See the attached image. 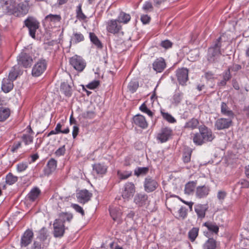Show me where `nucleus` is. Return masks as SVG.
<instances>
[{
	"label": "nucleus",
	"mask_w": 249,
	"mask_h": 249,
	"mask_svg": "<svg viewBox=\"0 0 249 249\" xmlns=\"http://www.w3.org/2000/svg\"><path fill=\"white\" fill-rule=\"evenodd\" d=\"M199 133H196L193 137V142L196 145H201L203 143L212 142L214 138L212 130L204 125L199 127Z\"/></svg>",
	"instance_id": "1"
},
{
	"label": "nucleus",
	"mask_w": 249,
	"mask_h": 249,
	"mask_svg": "<svg viewBox=\"0 0 249 249\" xmlns=\"http://www.w3.org/2000/svg\"><path fill=\"white\" fill-rule=\"evenodd\" d=\"M221 37H219L215 41L214 44L210 47L208 50V59L210 62H214L217 56L220 54V40Z\"/></svg>",
	"instance_id": "2"
},
{
	"label": "nucleus",
	"mask_w": 249,
	"mask_h": 249,
	"mask_svg": "<svg viewBox=\"0 0 249 249\" xmlns=\"http://www.w3.org/2000/svg\"><path fill=\"white\" fill-rule=\"evenodd\" d=\"M24 24L28 28L30 35L32 37L35 38L36 32L39 27V23L35 18L30 17L24 20Z\"/></svg>",
	"instance_id": "3"
},
{
	"label": "nucleus",
	"mask_w": 249,
	"mask_h": 249,
	"mask_svg": "<svg viewBox=\"0 0 249 249\" xmlns=\"http://www.w3.org/2000/svg\"><path fill=\"white\" fill-rule=\"evenodd\" d=\"M47 68V62L45 59L39 60L34 66L32 74L35 77H38L41 75L45 71Z\"/></svg>",
	"instance_id": "4"
},
{
	"label": "nucleus",
	"mask_w": 249,
	"mask_h": 249,
	"mask_svg": "<svg viewBox=\"0 0 249 249\" xmlns=\"http://www.w3.org/2000/svg\"><path fill=\"white\" fill-rule=\"evenodd\" d=\"M70 63L74 69L79 71H82L86 67V63L84 60L76 55L70 58Z\"/></svg>",
	"instance_id": "5"
},
{
	"label": "nucleus",
	"mask_w": 249,
	"mask_h": 249,
	"mask_svg": "<svg viewBox=\"0 0 249 249\" xmlns=\"http://www.w3.org/2000/svg\"><path fill=\"white\" fill-rule=\"evenodd\" d=\"M0 4L4 13L8 14L16 13V8L12 0H0Z\"/></svg>",
	"instance_id": "6"
},
{
	"label": "nucleus",
	"mask_w": 249,
	"mask_h": 249,
	"mask_svg": "<svg viewBox=\"0 0 249 249\" xmlns=\"http://www.w3.org/2000/svg\"><path fill=\"white\" fill-rule=\"evenodd\" d=\"M158 185L157 181L152 178L147 177L145 178L144 188L146 192L150 193L155 191L158 187Z\"/></svg>",
	"instance_id": "7"
},
{
	"label": "nucleus",
	"mask_w": 249,
	"mask_h": 249,
	"mask_svg": "<svg viewBox=\"0 0 249 249\" xmlns=\"http://www.w3.org/2000/svg\"><path fill=\"white\" fill-rule=\"evenodd\" d=\"M18 64L23 66L25 68L30 67L33 62L32 57L25 53H21L18 57Z\"/></svg>",
	"instance_id": "8"
},
{
	"label": "nucleus",
	"mask_w": 249,
	"mask_h": 249,
	"mask_svg": "<svg viewBox=\"0 0 249 249\" xmlns=\"http://www.w3.org/2000/svg\"><path fill=\"white\" fill-rule=\"evenodd\" d=\"M135 192L134 184L132 182H127L124 186V189L122 192V196L124 199H129L133 196Z\"/></svg>",
	"instance_id": "9"
},
{
	"label": "nucleus",
	"mask_w": 249,
	"mask_h": 249,
	"mask_svg": "<svg viewBox=\"0 0 249 249\" xmlns=\"http://www.w3.org/2000/svg\"><path fill=\"white\" fill-rule=\"evenodd\" d=\"M117 22L118 21L117 19H112L108 21L107 29L108 32L115 34L120 31L122 26L119 22L118 23Z\"/></svg>",
	"instance_id": "10"
},
{
	"label": "nucleus",
	"mask_w": 249,
	"mask_h": 249,
	"mask_svg": "<svg viewBox=\"0 0 249 249\" xmlns=\"http://www.w3.org/2000/svg\"><path fill=\"white\" fill-rule=\"evenodd\" d=\"M178 80L180 84L184 85L188 79V71L186 68L178 69L177 71Z\"/></svg>",
	"instance_id": "11"
},
{
	"label": "nucleus",
	"mask_w": 249,
	"mask_h": 249,
	"mask_svg": "<svg viewBox=\"0 0 249 249\" xmlns=\"http://www.w3.org/2000/svg\"><path fill=\"white\" fill-rule=\"evenodd\" d=\"M231 123V119L220 118L216 121L214 125L217 130H222L229 128Z\"/></svg>",
	"instance_id": "12"
},
{
	"label": "nucleus",
	"mask_w": 249,
	"mask_h": 249,
	"mask_svg": "<svg viewBox=\"0 0 249 249\" xmlns=\"http://www.w3.org/2000/svg\"><path fill=\"white\" fill-rule=\"evenodd\" d=\"M33 232L31 230H28L26 231L21 237V246L26 247L30 244L33 240Z\"/></svg>",
	"instance_id": "13"
},
{
	"label": "nucleus",
	"mask_w": 249,
	"mask_h": 249,
	"mask_svg": "<svg viewBox=\"0 0 249 249\" xmlns=\"http://www.w3.org/2000/svg\"><path fill=\"white\" fill-rule=\"evenodd\" d=\"M76 196L79 202L85 203L90 200L92 194L87 190H83L78 192Z\"/></svg>",
	"instance_id": "14"
},
{
	"label": "nucleus",
	"mask_w": 249,
	"mask_h": 249,
	"mask_svg": "<svg viewBox=\"0 0 249 249\" xmlns=\"http://www.w3.org/2000/svg\"><path fill=\"white\" fill-rule=\"evenodd\" d=\"M64 225L58 222V221H54L53 223V234L56 237H61L64 233Z\"/></svg>",
	"instance_id": "15"
},
{
	"label": "nucleus",
	"mask_w": 249,
	"mask_h": 249,
	"mask_svg": "<svg viewBox=\"0 0 249 249\" xmlns=\"http://www.w3.org/2000/svg\"><path fill=\"white\" fill-rule=\"evenodd\" d=\"M166 67V63L163 58L157 59L153 63V68L157 72H162Z\"/></svg>",
	"instance_id": "16"
},
{
	"label": "nucleus",
	"mask_w": 249,
	"mask_h": 249,
	"mask_svg": "<svg viewBox=\"0 0 249 249\" xmlns=\"http://www.w3.org/2000/svg\"><path fill=\"white\" fill-rule=\"evenodd\" d=\"M171 130L167 127L163 128L158 135V139L161 142L167 141L171 134Z\"/></svg>",
	"instance_id": "17"
},
{
	"label": "nucleus",
	"mask_w": 249,
	"mask_h": 249,
	"mask_svg": "<svg viewBox=\"0 0 249 249\" xmlns=\"http://www.w3.org/2000/svg\"><path fill=\"white\" fill-rule=\"evenodd\" d=\"M133 122L136 125L142 128H145L148 125L145 117L142 115L138 114L135 115L133 117Z\"/></svg>",
	"instance_id": "18"
},
{
	"label": "nucleus",
	"mask_w": 249,
	"mask_h": 249,
	"mask_svg": "<svg viewBox=\"0 0 249 249\" xmlns=\"http://www.w3.org/2000/svg\"><path fill=\"white\" fill-rule=\"evenodd\" d=\"M13 88V81L8 78H3L2 81L1 89L5 93H8Z\"/></svg>",
	"instance_id": "19"
},
{
	"label": "nucleus",
	"mask_w": 249,
	"mask_h": 249,
	"mask_svg": "<svg viewBox=\"0 0 249 249\" xmlns=\"http://www.w3.org/2000/svg\"><path fill=\"white\" fill-rule=\"evenodd\" d=\"M57 166V161L53 159H51L48 162L47 167L45 168V174L49 175L55 171Z\"/></svg>",
	"instance_id": "20"
},
{
	"label": "nucleus",
	"mask_w": 249,
	"mask_h": 249,
	"mask_svg": "<svg viewBox=\"0 0 249 249\" xmlns=\"http://www.w3.org/2000/svg\"><path fill=\"white\" fill-rule=\"evenodd\" d=\"M206 210V207L202 204L196 205L195 207V211L197 214L198 218L201 219L204 218Z\"/></svg>",
	"instance_id": "21"
},
{
	"label": "nucleus",
	"mask_w": 249,
	"mask_h": 249,
	"mask_svg": "<svg viewBox=\"0 0 249 249\" xmlns=\"http://www.w3.org/2000/svg\"><path fill=\"white\" fill-rule=\"evenodd\" d=\"M209 192V189L205 186H199L196 188V195L197 197L202 198L206 196Z\"/></svg>",
	"instance_id": "22"
},
{
	"label": "nucleus",
	"mask_w": 249,
	"mask_h": 249,
	"mask_svg": "<svg viewBox=\"0 0 249 249\" xmlns=\"http://www.w3.org/2000/svg\"><path fill=\"white\" fill-rule=\"evenodd\" d=\"M29 9L28 2L27 1H24L18 5L16 11L18 10L21 15H25L28 12Z\"/></svg>",
	"instance_id": "23"
},
{
	"label": "nucleus",
	"mask_w": 249,
	"mask_h": 249,
	"mask_svg": "<svg viewBox=\"0 0 249 249\" xmlns=\"http://www.w3.org/2000/svg\"><path fill=\"white\" fill-rule=\"evenodd\" d=\"M107 170V167L101 163L95 164L93 166V171L98 175L105 174Z\"/></svg>",
	"instance_id": "24"
},
{
	"label": "nucleus",
	"mask_w": 249,
	"mask_h": 249,
	"mask_svg": "<svg viewBox=\"0 0 249 249\" xmlns=\"http://www.w3.org/2000/svg\"><path fill=\"white\" fill-rule=\"evenodd\" d=\"M147 199V195L143 194H137L135 196L134 201L136 204L142 206L145 203Z\"/></svg>",
	"instance_id": "25"
},
{
	"label": "nucleus",
	"mask_w": 249,
	"mask_h": 249,
	"mask_svg": "<svg viewBox=\"0 0 249 249\" xmlns=\"http://www.w3.org/2000/svg\"><path fill=\"white\" fill-rule=\"evenodd\" d=\"M130 19L131 17L129 14L121 12L119 14L117 20L119 23L126 24L130 21Z\"/></svg>",
	"instance_id": "26"
},
{
	"label": "nucleus",
	"mask_w": 249,
	"mask_h": 249,
	"mask_svg": "<svg viewBox=\"0 0 249 249\" xmlns=\"http://www.w3.org/2000/svg\"><path fill=\"white\" fill-rule=\"evenodd\" d=\"M45 19L47 22L56 24L60 21L61 17L60 15L49 14L46 16Z\"/></svg>",
	"instance_id": "27"
},
{
	"label": "nucleus",
	"mask_w": 249,
	"mask_h": 249,
	"mask_svg": "<svg viewBox=\"0 0 249 249\" xmlns=\"http://www.w3.org/2000/svg\"><path fill=\"white\" fill-rule=\"evenodd\" d=\"M40 194V190L37 188H34L28 194L27 197L30 201H34L38 198Z\"/></svg>",
	"instance_id": "28"
},
{
	"label": "nucleus",
	"mask_w": 249,
	"mask_h": 249,
	"mask_svg": "<svg viewBox=\"0 0 249 249\" xmlns=\"http://www.w3.org/2000/svg\"><path fill=\"white\" fill-rule=\"evenodd\" d=\"M221 112L222 114L228 116L230 117H233L234 114L233 112L229 108L227 104L222 102L221 105Z\"/></svg>",
	"instance_id": "29"
},
{
	"label": "nucleus",
	"mask_w": 249,
	"mask_h": 249,
	"mask_svg": "<svg viewBox=\"0 0 249 249\" xmlns=\"http://www.w3.org/2000/svg\"><path fill=\"white\" fill-rule=\"evenodd\" d=\"M72 218V215L71 213H62L59 215V217L58 219H56L55 221H58V222H61L64 225L66 222H70Z\"/></svg>",
	"instance_id": "30"
},
{
	"label": "nucleus",
	"mask_w": 249,
	"mask_h": 249,
	"mask_svg": "<svg viewBox=\"0 0 249 249\" xmlns=\"http://www.w3.org/2000/svg\"><path fill=\"white\" fill-rule=\"evenodd\" d=\"M199 122L197 119L193 118L186 123L184 128L191 130L196 128L198 125Z\"/></svg>",
	"instance_id": "31"
},
{
	"label": "nucleus",
	"mask_w": 249,
	"mask_h": 249,
	"mask_svg": "<svg viewBox=\"0 0 249 249\" xmlns=\"http://www.w3.org/2000/svg\"><path fill=\"white\" fill-rule=\"evenodd\" d=\"M183 96L182 92L179 91H176L172 97V103L175 105H178L182 100Z\"/></svg>",
	"instance_id": "32"
},
{
	"label": "nucleus",
	"mask_w": 249,
	"mask_h": 249,
	"mask_svg": "<svg viewBox=\"0 0 249 249\" xmlns=\"http://www.w3.org/2000/svg\"><path fill=\"white\" fill-rule=\"evenodd\" d=\"M10 114L8 108L3 107H0V122H3L6 120Z\"/></svg>",
	"instance_id": "33"
},
{
	"label": "nucleus",
	"mask_w": 249,
	"mask_h": 249,
	"mask_svg": "<svg viewBox=\"0 0 249 249\" xmlns=\"http://www.w3.org/2000/svg\"><path fill=\"white\" fill-rule=\"evenodd\" d=\"M110 214L114 220H117L121 217L122 213L118 208H114L110 209Z\"/></svg>",
	"instance_id": "34"
},
{
	"label": "nucleus",
	"mask_w": 249,
	"mask_h": 249,
	"mask_svg": "<svg viewBox=\"0 0 249 249\" xmlns=\"http://www.w3.org/2000/svg\"><path fill=\"white\" fill-rule=\"evenodd\" d=\"M60 90L67 96H70L71 94V87L67 83H62L61 85Z\"/></svg>",
	"instance_id": "35"
},
{
	"label": "nucleus",
	"mask_w": 249,
	"mask_h": 249,
	"mask_svg": "<svg viewBox=\"0 0 249 249\" xmlns=\"http://www.w3.org/2000/svg\"><path fill=\"white\" fill-rule=\"evenodd\" d=\"M203 225L204 226L206 227L210 231L215 233H218L219 228L215 224L210 222H207L204 223Z\"/></svg>",
	"instance_id": "36"
},
{
	"label": "nucleus",
	"mask_w": 249,
	"mask_h": 249,
	"mask_svg": "<svg viewBox=\"0 0 249 249\" xmlns=\"http://www.w3.org/2000/svg\"><path fill=\"white\" fill-rule=\"evenodd\" d=\"M203 249H215L216 242L213 238L209 239L203 245Z\"/></svg>",
	"instance_id": "37"
},
{
	"label": "nucleus",
	"mask_w": 249,
	"mask_h": 249,
	"mask_svg": "<svg viewBox=\"0 0 249 249\" xmlns=\"http://www.w3.org/2000/svg\"><path fill=\"white\" fill-rule=\"evenodd\" d=\"M199 229L196 227L192 228L188 232V237L190 240L193 242L198 236Z\"/></svg>",
	"instance_id": "38"
},
{
	"label": "nucleus",
	"mask_w": 249,
	"mask_h": 249,
	"mask_svg": "<svg viewBox=\"0 0 249 249\" xmlns=\"http://www.w3.org/2000/svg\"><path fill=\"white\" fill-rule=\"evenodd\" d=\"M18 67L17 66H15L13 67L11 71H10L8 76V79H10L12 81L15 80L18 75Z\"/></svg>",
	"instance_id": "39"
},
{
	"label": "nucleus",
	"mask_w": 249,
	"mask_h": 249,
	"mask_svg": "<svg viewBox=\"0 0 249 249\" xmlns=\"http://www.w3.org/2000/svg\"><path fill=\"white\" fill-rule=\"evenodd\" d=\"M148 170V167H137L134 170V175L138 177L143 176L147 174Z\"/></svg>",
	"instance_id": "40"
},
{
	"label": "nucleus",
	"mask_w": 249,
	"mask_h": 249,
	"mask_svg": "<svg viewBox=\"0 0 249 249\" xmlns=\"http://www.w3.org/2000/svg\"><path fill=\"white\" fill-rule=\"evenodd\" d=\"M196 186V182L192 181L188 182L185 185V192L186 194H190L195 189Z\"/></svg>",
	"instance_id": "41"
},
{
	"label": "nucleus",
	"mask_w": 249,
	"mask_h": 249,
	"mask_svg": "<svg viewBox=\"0 0 249 249\" xmlns=\"http://www.w3.org/2000/svg\"><path fill=\"white\" fill-rule=\"evenodd\" d=\"M89 37L91 41L98 48L102 47V44L97 36L92 33H89Z\"/></svg>",
	"instance_id": "42"
},
{
	"label": "nucleus",
	"mask_w": 249,
	"mask_h": 249,
	"mask_svg": "<svg viewBox=\"0 0 249 249\" xmlns=\"http://www.w3.org/2000/svg\"><path fill=\"white\" fill-rule=\"evenodd\" d=\"M76 17L79 20H85L87 18L85 15L82 12V5L81 4H79L77 7Z\"/></svg>",
	"instance_id": "43"
},
{
	"label": "nucleus",
	"mask_w": 249,
	"mask_h": 249,
	"mask_svg": "<svg viewBox=\"0 0 249 249\" xmlns=\"http://www.w3.org/2000/svg\"><path fill=\"white\" fill-rule=\"evenodd\" d=\"M18 180V178L16 176H14L11 173H9L6 177V182L9 185H12L17 182Z\"/></svg>",
	"instance_id": "44"
},
{
	"label": "nucleus",
	"mask_w": 249,
	"mask_h": 249,
	"mask_svg": "<svg viewBox=\"0 0 249 249\" xmlns=\"http://www.w3.org/2000/svg\"><path fill=\"white\" fill-rule=\"evenodd\" d=\"M138 86L139 83L137 81H131L128 85V89L131 93H134L138 88Z\"/></svg>",
	"instance_id": "45"
},
{
	"label": "nucleus",
	"mask_w": 249,
	"mask_h": 249,
	"mask_svg": "<svg viewBox=\"0 0 249 249\" xmlns=\"http://www.w3.org/2000/svg\"><path fill=\"white\" fill-rule=\"evenodd\" d=\"M132 172L131 171H124L122 172L121 171H118V176L121 179H125L131 176Z\"/></svg>",
	"instance_id": "46"
},
{
	"label": "nucleus",
	"mask_w": 249,
	"mask_h": 249,
	"mask_svg": "<svg viewBox=\"0 0 249 249\" xmlns=\"http://www.w3.org/2000/svg\"><path fill=\"white\" fill-rule=\"evenodd\" d=\"M140 109L141 111L146 113L149 116H153V112L147 107L145 104H143L140 106Z\"/></svg>",
	"instance_id": "47"
},
{
	"label": "nucleus",
	"mask_w": 249,
	"mask_h": 249,
	"mask_svg": "<svg viewBox=\"0 0 249 249\" xmlns=\"http://www.w3.org/2000/svg\"><path fill=\"white\" fill-rule=\"evenodd\" d=\"M162 117L164 119L171 123H173L176 122L175 118L170 114L161 112Z\"/></svg>",
	"instance_id": "48"
},
{
	"label": "nucleus",
	"mask_w": 249,
	"mask_h": 249,
	"mask_svg": "<svg viewBox=\"0 0 249 249\" xmlns=\"http://www.w3.org/2000/svg\"><path fill=\"white\" fill-rule=\"evenodd\" d=\"M84 36L81 33H76L73 34L72 40L74 41L75 43H78L84 40Z\"/></svg>",
	"instance_id": "49"
},
{
	"label": "nucleus",
	"mask_w": 249,
	"mask_h": 249,
	"mask_svg": "<svg viewBox=\"0 0 249 249\" xmlns=\"http://www.w3.org/2000/svg\"><path fill=\"white\" fill-rule=\"evenodd\" d=\"M22 138L23 142L26 145L33 142V137L29 134H24Z\"/></svg>",
	"instance_id": "50"
},
{
	"label": "nucleus",
	"mask_w": 249,
	"mask_h": 249,
	"mask_svg": "<svg viewBox=\"0 0 249 249\" xmlns=\"http://www.w3.org/2000/svg\"><path fill=\"white\" fill-rule=\"evenodd\" d=\"M179 216L184 219L185 218L187 214V210L185 207H181L178 210Z\"/></svg>",
	"instance_id": "51"
},
{
	"label": "nucleus",
	"mask_w": 249,
	"mask_h": 249,
	"mask_svg": "<svg viewBox=\"0 0 249 249\" xmlns=\"http://www.w3.org/2000/svg\"><path fill=\"white\" fill-rule=\"evenodd\" d=\"M191 156V151H188L184 153L183 155V160L184 162H188L190 161Z\"/></svg>",
	"instance_id": "52"
},
{
	"label": "nucleus",
	"mask_w": 249,
	"mask_h": 249,
	"mask_svg": "<svg viewBox=\"0 0 249 249\" xmlns=\"http://www.w3.org/2000/svg\"><path fill=\"white\" fill-rule=\"evenodd\" d=\"M95 113L93 111H87L82 114V116L85 118L91 119L94 117Z\"/></svg>",
	"instance_id": "53"
},
{
	"label": "nucleus",
	"mask_w": 249,
	"mask_h": 249,
	"mask_svg": "<svg viewBox=\"0 0 249 249\" xmlns=\"http://www.w3.org/2000/svg\"><path fill=\"white\" fill-rule=\"evenodd\" d=\"M190 55H195V57L191 56H190V60L191 61H195L196 59H197L198 58V56H199L198 50H195L194 51H192L190 53Z\"/></svg>",
	"instance_id": "54"
},
{
	"label": "nucleus",
	"mask_w": 249,
	"mask_h": 249,
	"mask_svg": "<svg viewBox=\"0 0 249 249\" xmlns=\"http://www.w3.org/2000/svg\"><path fill=\"white\" fill-rule=\"evenodd\" d=\"M160 44L163 48L166 49L171 48L172 46V43L168 40L162 41Z\"/></svg>",
	"instance_id": "55"
},
{
	"label": "nucleus",
	"mask_w": 249,
	"mask_h": 249,
	"mask_svg": "<svg viewBox=\"0 0 249 249\" xmlns=\"http://www.w3.org/2000/svg\"><path fill=\"white\" fill-rule=\"evenodd\" d=\"M28 165L26 163H20L17 165V170L18 172H22L26 169Z\"/></svg>",
	"instance_id": "56"
},
{
	"label": "nucleus",
	"mask_w": 249,
	"mask_h": 249,
	"mask_svg": "<svg viewBox=\"0 0 249 249\" xmlns=\"http://www.w3.org/2000/svg\"><path fill=\"white\" fill-rule=\"evenodd\" d=\"M99 85L98 81H94L89 83L87 85V88L89 89H94L96 88Z\"/></svg>",
	"instance_id": "57"
},
{
	"label": "nucleus",
	"mask_w": 249,
	"mask_h": 249,
	"mask_svg": "<svg viewBox=\"0 0 249 249\" xmlns=\"http://www.w3.org/2000/svg\"><path fill=\"white\" fill-rule=\"evenodd\" d=\"M72 206L73 208L77 212L80 213L82 214V215H83V216L84 215V211L83 208L81 206H79L77 204H72Z\"/></svg>",
	"instance_id": "58"
},
{
	"label": "nucleus",
	"mask_w": 249,
	"mask_h": 249,
	"mask_svg": "<svg viewBox=\"0 0 249 249\" xmlns=\"http://www.w3.org/2000/svg\"><path fill=\"white\" fill-rule=\"evenodd\" d=\"M47 237V231L45 228H42L40 231V238L42 240H45Z\"/></svg>",
	"instance_id": "59"
},
{
	"label": "nucleus",
	"mask_w": 249,
	"mask_h": 249,
	"mask_svg": "<svg viewBox=\"0 0 249 249\" xmlns=\"http://www.w3.org/2000/svg\"><path fill=\"white\" fill-rule=\"evenodd\" d=\"M65 146H63L60 148H59L56 151L55 154L58 156H60L64 154L65 152Z\"/></svg>",
	"instance_id": "60"
},
{
	"label": "nucleus",
	"mask_w": 249,
	"mask_h": 249,
	"mask_svg": "<svg viewBox=\"0 0 249 249\" xmlns=\"http://www.w3.org/2000/svg\"><path fill=\"white\" fill-rule=\"evenodd\" d=\"M241 69V66L238 64L233 65L232 66L230 67L228 70L231 71H237Z\"/></svg>",
	"instance_id": "61"
},
{
	"label": "nucleus",
	"mask_w": 249,
	"mask_h": 249,
	"mask_svg": "<svg viewBox=\"0 0 249 249\" xmlns=\"http://www.w3.org/2000/svg\"><path fill=\"white\" fill-rule=\"evenodd\" d=\"M238 183L241 185V188H249V181L242 179Z\"/></svg>",
	"instance_id": "62"
},
{
	"label": "nucleus",
	"mask_w": 249,
	"mask_h": 249,
	"mask_svg": "<svg viewBox=\"0 0 249 249\" xmlns=\"http://www.w3.org/2000/svg\"><path fill=\"white\" fill-rule=\"evenodd\" d=\"M141 19L143 24H147L149 22L150 18L147 15H144L141 16Z\"/></svg>",
	"instance_id": "63"
},
{
	"label": "nucleus",
	"mask_w": 249,
	"mask_h": 249,
	"mask_svg": "<svg viewBox=\"0 0 249 249\" xmlns=\"http://www.w3.org/2000/svg\"><path fill=\"white\" fill-rule=\"evenodd\" d=\"M41 245L40 242L35 241L31 249H41Z\"/></svg>",
	"instance_id": "64"
}]
</instances>
